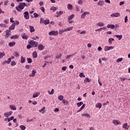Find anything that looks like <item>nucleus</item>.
I'll return each instance as SVG.
<instances>
[{
    "instance_id": "c756f323",
    "label": "nucleus",
    "mask_w": 130,
    "mask_h": 130,
    "mask_svg": "<svg viewBox=\"0 0 130 130\" xmlns=\"http://www.w3.org/2000/svg\"><path fill=\"white\" fill-rule=\"evenodd\" d=\"M98 26H99V27H103V26H104V23L100 21L98 23Z\"/></svg>"
},
{
    "instance_id": "f03ea898",
    "label": "nucleus",
    "mask_w": 130,
    "mask_h": 130,
    "mask_svg": "<svg viewBox=\"0 0 130 130\" xmlns=\"http://www.w3.org/2000/svg\"><path fill=\"white\" fill-rule=\"evenodd\" d=\"M50 36H57L58 35V31L57 30H51L48 33Z\"/></svg>"
},
{
    "instance_id": "9b49d317",
    "label": "nucleus",
    "mask_w": 130,
    "mask_h": 130,
    "mask_svg": "<svg viewBox=\"0 0 130 130\" xmlns=\"http://www.w3.org/2000/svg\"><path fill=\"white\" fill-rule=\"evenodd\" d=\"M36 73H37V71H36V70H32L31 73L29 74V77H35V74H36Z\"/></svg>"
},
{
    "instance_id": "49530a36",
    "label": "nucleus",
    "mask_w": 130,
    "mask_h": 130,
    "mask_svg": "<svg viewBox=\"0 0 130 130\" xmlns=\"http://www.w3.org/2000/svg\"><path fill=\"white\" fill-rule=\"evenodd\" d=\"M105 51H109V48L108 46H106L104 48Z\"/></svg>"
},
{
    "instance_id": "09e8293b",
    "label": "nucleus",
    "mask_w": 130,
    "mask_h": 130,
    "mask_svg": "<svg viewBox=\"0 0 130 130\" xmlns=\"http://www.w3.org/2000/svg\"><path fill=\"white\" fill-rule=\"evenodd\" d=\"M40 10L43 12V13H45V9H44V7H41L40 8Z\"/></svg>"
},
{
    "instance_id": "0e129e2a",
    "label": "nucleus",
    "mask_w": 130,
    "mask_h": 130,
    "mask_svg": "<svg viewBox=\"0 0 130 130\" xmlns=\"http://www.w3.org/2000/svg\"><path fill=\"white\" fill-rule=\"evenodd\" d=\"M68 69V67H63L62 68V71H67V69Z\"/></svg>"
},
{
    "instance_id": "9d476101",
    "label": "nucleus",
    "mask_w": 130,
    "mask_h": 130,
    "mask_svg": "<svg viewBox=\"0 0 130 130\" xmlns=\"http://www.w3.org/2000/svg\"><path fill=\"white\" fill-rule=\"evenodd\" d=\"M15 28H16V24L15 23H13L9 27V29L15 30Z\"/></svg>"
},
{
    "instance_id": "f3484780",
    "label": "nucleus",
    "mask_w": 130,
    "mask_h": 130,
    "mask_svg": "<svg viewBox=\"0 0 130 130\" xmlns=\"http://www.w3.org/2000/svg\"><path fill=\"white\" fill-rule=\"evenodd\" d=\"M29 28L30 29V32L32 33V32H34L35 31V29L34 27L31 25L29 26Z\"/></svg>"
},
{
    "instance_id": "6e6552de",
    "label": "nucleus",
    "mask_w": 130,
    "mask_h": 130,
    "mask_svg": "<svg viewBox=\"0 0 130 130\" xmlns=\"http://www.w3.org/2000/svg\"><path fill=\"white\" fill-rule=\"evenodd\" d=\"M12 113H13V112L10 111L8 112L5 113L4 114V115L5 116V117H9V116H11V115H12Z\"/></svg>"
},
{
    "instance_id": "ddd939ff",
    "label": "nucleus",
    "mask_w": 130,
    "mask_h": 130,
    "mask_svg": "<svg viewBox=\"0 0 130 130\" xmlns=\"http://www.w3.org/2000/svg\"><path fill=\"white\" fill-rule=\"evenodd\" d=\"M46 110H45V107H43V108H42L41 109H40V110H39V112L40 113H42V114H44V113H45V112H46Z\"/></svg>"
},
{
    "instance_id": "1a4fd4ad",
    "label": "nucleus",
    "mask_w": 130,
    "mask_h": 130,
    "mask_svg": "<svg viewBox=\"0 0 130 130\" xmlns=\"http://www.w3.org/2000/svg\"><path fill=\"white\" fill-rule=\"evenodd\" d=\"M45 46H43V45L40 44L38 47V50L40 51L44 50Z\"/></svg>"
},
{
    "instance_id": "338daca9",
    "label": "nucleus",
    "mask_w": 130,
    "mask_h": 130,
    "mask_svg": "<svg viewBox=\"0 0 130 130\" xmlns=\"http://www.w3.org/2000/svg\"><path fill=\"white\" fill-rule=\"evenodd\" d=\"M13 20H14V18H13V17L10 18L11 23H14L15 22V21H14Z\"/></svg>"
},
{
    "instance_id": "bf43d9fd",
    "label": "nucleus",
    "mask_w": 130,
    "mask_h": 130,
    "mask_svg": "<svg viewBox=\"0 0 130 130\" xmlns=\"http://www.w3.org/2000/svg\"><path fill=\"white\" fill-rule=\"evenodd\" d=\"M13 119H14V116H11L10 118L8 119V122H10V121H11V120H13Z\"/></svg>"
},
{
    "instance_id": "6e6d98bb",
    "label": "nucleus",
    "mask_w": 130,
    "mask_h": 130,
    "mask_svg": "<svg viewBox=\"0 0 130 130\" xmlns=\"http://www.w3.org/2000/svg\"><path fill=\"white\" fill-rule=\"evenodd\" d=\"M44 19H43V18H41L40 19V24H42L43 23H44Z\"/></svg>"
},
{
    "instance_id": "cd10ccee",
    "label": "nucleus",
    "mask_w": 130,
    "mask_h": 130,
    "mask_svg": "<svg viewBox=\"0 0 130 130\" xmlns=\"http://www.w3.org/2000/svg\"><path fill=\"white\" fill-rule=\"evenodd\" d=\"M51 11H52L53 12H55L57 10V8L53 6L52 7H51L50 9Z\"/></svg>"
},
{
    "instance_id": "69168bd1",
    "label": "nucleus",
    "mask_w": 130,
    "mask_h": 130,
    "mask_svg": "<svg viewBox=\"0 0 130 130\" xmlns=\"http://www.w3.org/2000/svg\"><path fill=\"white\" fill-rule=\"evenodd\" d=\"M34 16L35 18H38V17H39L38 14L37 13H35L34 14Z\"/></svg>"
},
{
    "instance_id": "dca6fc26",
    "label": "nucleus",
    "mask_w": 130,
    "mask_h": 130,
    "mask_svg": "<svg viewBox=\"0 0 130 130\" xmlns=\"http://www.w3.org/2000/svg\"><path fill=\"white\" fill-rule=\"evenodd\" d=\"M39 95H40V92H35V93H34L32 97L33 98H36V97H38Z\"/></svg>"
},
{
    "instance_id": "37998d69",
    "label": "nucleus",
    "mask_w": 130,
    "mask_h": 130,
    "mask_svg": "<svg viewBox=\"0 0 130 130\" xmlns=\"http://www.w3.org/2000/svg\"><path fill=\"white\" fill-rule=\"evenodd\" d=\"M14 56H16V57H19L20 54L17 52H15L14 53Z\"/></svg>"
},
{
    "instance_id": "c03bdc74",
    "label": "nucleus",
    "mask_w": 130,
    "mask_h": 130,
    "mask_svg": "<svg viewBox=\"0 0 130 130\" xmlns=\"http://www.w3.org/2000/svg\"><path fill=\"white\" fill-rule=\"evenodd\" d=\"M11 61H12V60L11 59V58H9L7 61H6V62L7 64H10L11 63Z\"/></svg>"
},
{
    "instance_id": "473e14b6",
    "label": "nucleus",
    "mask_w": 130,
    "mask_h": 130,
    "mask_svg": "<svg viewBox=\"0 0 130 130\" xmlns=\"http://www.w3.org/2000/svg\"><path fill=\"white\" fill-rule=\"evenodd\" d=\"M50 23V21L48 19H46L44 21V25H48Z\"/></svg>"
},
{
    "instance_id": "e2e57ef3",
    "label": "nucleus",
    "mask_w": 130,
    "mask_h": 130,
    "mask_svg": "<svg viewBox=\"0 0 130 130\" xmlns=\"http://www.w3.org/2000/svg\"><path fill=\"white\" fill-rule=\"evenodd\" d=\"M63 32H66V31H64V29L63 30L61 29L59 31V34H62V33H63Z\"/></svg>"
},
{
    "instance_id": "3c124183",
    "label": "nucleus",
    "mask_w": 130,
    "mask_h": 130,
    "mask_svg": "<svg viewBox=\"0 0 130 130\" xmlns=\"http://www.w3.org/2000/svg\"><path fill=\"white\" fill-rule=\"evenodd\" d=\"M122 83H123V82H124L125 81V80H127V79H126V78H120Z\"/></svg>"
},
{
    "instance_id": "39448f33",
    "label": "nucleus",
    "mask_w": 130,
    "mask_h": 130,
    "mask_svg": "<svg viewBox=\"0 0 130 130\" xmlns=\"http://www.w3.org/2000/svg\"><path fill=\"white\" fill-rule=\"evenodd\" d=\"M24 17L26 20H29L30 16H29V12H28V11L24 12Z\"/></svg>"
},
{
    "instance_id": "4be33fe9",
    "label": "nucleus",
    "mask_w": 130,
    "mask_h": 130,
    "mask_svg": "<svg viewBox=\"0 0 130 130\" xmlns=\"http://www.w3.org/2000/svg\"><path fill=\"white\" fill-rule=\"evenodd\" d=\"M15 44H16V43L15 42H12L9 43L8 45L10 46V47H13Z\"/></svg>"
},
{
    "instance_id": "e433bc0d",
    "label": "nucleus",
    "mask_w": 130,
    "mask_h": 130,
    "mask_svg": "<svg viewBox=\"0 0 130 130\" xmlns=\"http://www.w3.org/2000/svg\"><path fill=\"white\" fill-rule=\"evenodd\" d=\"M32 57L34 58H36L37 57V52H34L32 53Z\"/></svg>"
},
{
    "instance_id": "4c0bfd02",
    "label": "nucleus",
    "mask_w": 130,
    "mask_h": 130,
    "mask_svg": "<svg viewBox=\"0 0 130 130\" xmlns=\"http://www.w3.org/2000/svg\"><path fill=\"white\" fill-rule=\"evenodd\" d=\"M17 64V63H16V61L15 60H13L11 62V66L14 67V66H16Z\"/></svg>"
},
{
    "instance_id": "6ab92c4d",
    "label": "nucleus",
    "mask_w": 130,
    "mask_h": 130,
    "mask_svg": "<svg viewBox=\"0 0 130 130\" xmlns=\"http://www.w3.org/2000/svg\"><path fill=\"white\" fill-rule=\"evenodd\" d=\"M67 9L68 10H73V5H72L71 4H68Z\"/></svg>"
},
{
    "instance_id": "de8ad7c7",
    "label": "nucleus",
    "mask_w": 130,
    "mask_h": 130,
    "mask_svg": "<svg viewBox=\"0 0 130 130\" xmlns=\"http://www.w3.org/2000/svg\"><path fill=\"white\" fill-rule=\"evenodd\" d=\"M5 55L4 52H0V58H3L4 57V56Z\"/></svg>"
},
{
    "instance_id": "412c9836",
    "label": "nucleus",
    "mask_w": 130,
    "mask_h": 130,
    "mask_svg": "<svg viewBox=\"0 0 130 130\" xmlns=\"http://www.w3.org/2000/svg\"><path fill=\"white\" fill-rule=\"evenodd\" d=\"M11 39H18L19 38V36L17 35H15L14 36H12L10 37Z\"/></svg>"
},
{
    "instance_id": "2eb2a0df",
    "label": "nucleus",
    "mask_w": 130,
    "mask_h": 130,
    "mask_svg": "<svg viewBox=\"0 0 130 130\" xmlns=\"http://www.w3.org/2000/svg\"><path fill=\"white\" fill-rule=\"evenodd\" d=\"M107 27L110 28V29H113L114 28H115V25L114 24H108Z\"/></svg>"
},
{
    "instance_id": "20e7f679",
    "label": "nucleus",
    "mask_w": 130,
    "mask_h": 130,
    "mask_svg": "<svg viewBox=\"0 0 130 130\" xmlns=\"http://www.w3.org/2000/svg\"><path fill=\"white\" fill-rule=\"evenodd\" d=\"M112 123L114 124V125H121V122H120V121L119 120H113L112 121Z\"/></svg>"
},
{
    "instance_id": "5fc2aeb1",
    "label": "nucleus",
    "mask_w": 130,
    "mask_h": 130,
    "mask_svg": "<svg viewBox=\"0 0 130 130\" xmlns=\"http://www.w3.org/2000/svg\"><path fill=\"white\" fill-rule=\"evenodd\" d=\"M78 5H80L81 6H82V5H83V1L79 0L78 1Z\"/></svg>"
},
{
    "instance_id": "0eeeda50",
    "label": "nucleus",
    "mask_w": 130,
    "mask_h": 130,
    "mask_svg": "<svg viewBox=\"0 0 130 130\" xmlns=\"http://www.w3.org/2000/svg\"><path fill=\"white\" fill-rule=\"evenodd\" d=\"M89 14H90V12L85 11V12H84V13L81 15V18H82V19H84V18H85V17H86V16L88 15H89Z\"/></svg>"
},
{
    "instance_id": "a211bd4d",
    "label": "nucleus",
    "mask_w": 130,
    "mask_h": 130,
    "mask_svg": "<svg viewBox=\"0 0 130 130\" xmlns=\"http://www.w3.org/2000/svg\"><path fill=\"white\" fill-rule=\"evenodd\" d=\"M95 107H96V108H99V109H100L102 107V104H101V103H98L95 105Z\"/></svg>"
},
{
    "instance_id": "393cba45",
    "label": "nucleus",
    "mask_w": 130,
    "mask_h": 130,
    "mask_svg": "<svg viewBox=\"0 0 130 130\" xmlns=\"http://www.w3.org/2000/svg\"><path fill=\"white\" fill-rule=\"evenodd\" d=\"M122 127L123 128H125V129H128V127H127V123H125L123 124Z\"/></svg>"
},
{
    "instance_id": "a878e982",
    "label": "nucleus",
    "mask_w": 130,
    "mask_h": 130,
    "mask_svg": "<svg viewBox=\"0 0 130 130\" xmlns=\"http://www.w3.org/2000/svg\"><path fill=\"white\" fill-rule=\"evenodd\" d=\"M85 106H86V105L83 104L82 107L80 108V109L77 111V112H80V111H82V110H83V109H84L85 108Z\"/></svg>"
},
{
    "instance_id": "a18cd8bd",
    "label": "nucleus",
    "mask_w": 130,
    "mask_h": 130,
    "mask_svg": "<svg viewBox=\"0 0 130 130\" xmlns=\"http://www.w3.org/2000/svg\"><path fill=\"white\" fill-rule=\"evenodd\" d=\"M28 63H31L32 62V59L30 58H27Z\"/></svg>"
},
{
    "instance_id": "603ef678",
    "label": "nucleus",
    "mask_w": 130,
    "mask_h": 130,
    "mask_svg": "<svg viewBox=\"0 0 130 130\" xmlns=\"http://www.w3.org/2000/svg\"><path fill=\"white\" fill-rule=\"evenodd\" d=\"M120 61H122V58H119L116 60V62H120Z\"/></svg>"
},
{
    "instance_id": "7c9ffc66",
    "label": "nucleus",
    "mask_w": 130,
    "mask_h": 130,
    "mask_svg": "<svg viewBox=\"0 0 130 130\" xmlns=\"http://www.w3.org/2000/svg\"><path fill=\"white\" fill-rule=\"evenodd\" d=\"M64 97L63 95H59L58 96V99L59 100V101H62L64 99H63Z\"/></svg>"
},
{
    "instance_id": "79ce46f5",
    "label": "nucleus",
    "mask_w": 130,
    "mask_h": 130,
    "mask_svg": "<svg viewBox=\"0 0 130 130\" xmlns=\"http://www.w3.org/2000/svg\"><path fill=\"white\" fill-rule=\"evenodd\" d=\"M6 32L7 37H9V34H10V32H11V31L9 29H7V30H6Z\"/></svg>"
},
{
    "instance_id": "aec40b11",
    "label": "nucleus",
    "mask_w": 130,
    "mask_h": 130,
    "mask_svg": "<svg viewBox=\"0 0 130 130\" xmlns=\"http://www.w3.org/2000/svg\"><path fill=\"white\" fill-rule=\"evenodd\" d=\"M97 5L98 6H101V7H102V6H104V2L102 1H100L99 2H98Z\"/></svg>"
},
{
    "instance_id": "8fccbe9b",
    "label": "nucleus",
    "mask_w": 130,
    "mask_h": 130,
    "mask_svg": "<svg viewBox=\"0 0 130 130\" xmlns=\"http://www.w3.org/2000/svg\"><path fill=\"white\" fill-rule=\"evenodd\" d=\"M31 39H32L33 40H37V39H39V37L36 36V37H33L32 38H31Z\"/></svg>"
},
{
    "instance_id": "423d86ee",
    "label": "nucleus",
    "mask_w": 130,
    "mask_h": 130,
    "mask_svg": "<svg viewBox=\"0 0 130 130\" xmlns=\"http://www.w3.org/2000/svg\"><path fill=\"white\" fill-rule=\"evenodd\" d=\"M111 17H115V18H118V17H120V13H113L111 14Z\"/></svg>"
},
{
    "instance_id": "bb28decb",
    "label": "nucleus",
    "mask_w": 130,
    "mask_h": 130,
    "mask_svg": "<svg viewBox=\"0 0 130 130\" xmlns=\"http://www.w3.org/2000/svg\"><path fill=\"white\" fill-rule=\"evenodd\" d=\"M25 60H26L25 59V57H24L22 56H21V60H20L21 63H24V62H25Z\"/></svg>"
},
{
    "instance_id": "b1692460",
    "label": "nucleus",
    "mask_w": 130,
    "mask_h": 130,
    "mask_svg": "<svg viewBox=\"0 0 130 130\" xmlns=\"http://www.w3.org/2000/svg\"><path fill=\"white\" fill-rule=\"evenodd\" d=\"M21 37L22 38V39H28V37H27V36H26V34L24 33L21 35Z\"/></svg>"
},
{
    "instance_id": "4d7b16f0",
    "label": "nucleus",
    "mask_w": 130,
    "mask_h": 130,
    "mask_svg": "<svg viewBox=\"0 0 130 130\" xmlns=\"http://www.w3.org/2000/svg\"><path fill=\"white\" fill-rule=\"evenodd\" d=\"M79 77H80V78H85V76L83 73H81L79 74Z\"/></svg>"
},
{
    "instance_id": "052dcab7",
    "label": "nucleus",
    "mask_w": 130,
    "mask_h": 130,
    "mask_svg": "<svg viewBox=\"0 0 130 130\" xmlns=\"http://www.w3.org/2000/svg\"><path fill=\"white\" fill-rule=\"evenodd\" d=\"M61 54H59V55H57L56 57L57 58V59H58V58H60V57H61Z\"/></svg>"
},
{
    "instance_id": "864d4df0",
    "label": "nucleus",
    "mask_w": 130,
    "mask_h": 130,
    "mask_svg": "<svg viewBox=\"0 0 130 130\" xmlns=\"http://www.w3.org/2000/svg\"><path fill=\"white\" fill-rule=\"evenodd\" d=\"M0 27H3V28H6L7 27V25L4 23H1Z\"/></svg>"
},
{
    "instance_id": "2f4dec72",
    "label": "nucleus",
    "mask_w": 130,
    "mask_h": 130,
    "mask_svg": "<svg viewBox=\"0 0 130 130\" xmlns=\"http://www.w3.org/2000/svg\"><path fill=\"white\" fill-rule=\"evenodd\" d=\"M91 82V79H89L88 78H86L84 79V83H90Z\"/></svg>"
},
{
    "instance_id": "a19ab883",
    "label": "nucleus",
    "mask_w": 130,
    "mask_h": 130,
    "mask_svg": "<svg viewBox=\"0 0 130 130\" xmlns=\"http://www.w3.org/2000/svg\"><path fill=\"white\" fill-rule=\"evenodd\" d=\"M20 128H21V130H25L26 129V126L23 125H21L19 126Z\"/></svg>"
},
{
    "instance_id": "5701e85b",
    "label": "nucleus",
    "mask_w": 130,
    "mask_h": 130,
    "mask_svg": "<svg viewBox=\"0 0 130 130\" xmlns=\"http://www.w3.org/2000/svg\"><path fill=\"white\" fill-rule=\"evenodd\" d=\"M75 18V15L74 14H72L71 15H70L68 17V20H73Z\"/></svg>"
},
{
    "instance_id": "680f3d73",
    "label": "nucleus",
    "mask_w": 130,
    "mask_h": 130,
    "mask_svg": "<svg viewBox=\"0 0 130 130\" xmlns=\"http://www.w3.org/2000/svg\"><path fill=\"white\" fill-rule=\"evenodd\" d=\"M124 20H125L124 22L125 23H127V21H128V19H127V16H126L125 17Z\"/></svg>"
},
{
    "instance_id": "7ed1b4c3",
    "label": "nucleus",
    "mask_w": 130,
    "mask_h": 130,
    "mask_svg": "<svg viewBox=\"0 0 130 130\" xmlns=\"http://www.w3.org/2000/svg\"><path fill=\"white\" fill-rule=\"evenodd\" d=\"M29 44H30V45H32V47H36L37 45H38V42L31 40L29 42Z\"/></svg>"
},
{
    "instance_id": "f257e3e1",
    "label": "nucleus",
    "mask_w": 130,
    "mask_h": 130,
    "mask_svg": "<svg viewBox=\"0 0 130 130\" xmlns=\"http://www.w3.org/2000/svg\"><path fill=\"white\" fill-rule=\"evenodd\" d=\"M25 7H26V4L24 3H20L18 6V7H16V9L18 12H21V10H20V9L21 10H23Z\"/></svg>"
},
{
    "instance_id": "4468645a",
    "label": "nucleus",
    "mask_w": 130,
    "mask_h": 130,
    "mask_svg": "<svg viewBox=\"0 0 130 130\" xmlns=\"http://www.w3.org/2000/svg\"><path fill=\"white\" fill-rule=\"evenodd\" d=\"M9 108L11 110H16L17 108H16V106L14 105H11L9 106Z\"/></svg>"
},
{
    "instance_id": "f704fd0d",
    "label": "nucleus",
    "mask_w": 130,
    "mask_h": 130,
    "mask_svg": "<svg viewBox=\"0 0 130 130\" xmlns=\"http://www.w3.org/2000/svg\"><path fill=\"white\" fill-rule=\"evenodd\" d=\"M48 92L50 95H53V94L54 93V90L53 89H52L51 92L49 90H48Z\"/></svg>"
},
{
    "instance_id": "c85d7f7f",
    "label": "nucleus",
    "mask_w": 130,
    "mask_h": 130,
    "mask_svg": "<svg viewBox=\"0 0 130 130\" xmlns=\"http://www.w3.org/2000/svg\"><path fill=\"white\" fill-rule=\"evenodd\" d=\"M82 116H86V117H87V118H90V117H91V116H90V114H88V113H85V114H82Z\"/></svg>"
},
{
    "instance_id": "c9c22d12",
    "label": "nucleus",
    "mask_w": 130,
    "mask_h": 130,
    "mask_svg": "<svg viewBox=\"0 0 130 130\" xmlns=\"http://www.w3.org/2000/svg\"><path fill=\"white\" fill-rule=\"evenodd\" d=\"M115 37L118 38L119 40H121V38H122V35H115Z\"/></svg>"
},
{
    "instance_id": "13d9d810",
    "label": "nucleus",
    "mask_w": 130,
    "mask_h": 130,
    "mask_svg": "<svg viewBox=\"0 0 130 130\" xmlns=\"http://www.w3.org/2000/svg\"><path fill=\"white\" fill-rule=\"evenodd\" d=\"M80 34L83 36L85 35L86 34V30H83L82 31H81Z\"/></svg>"
},
{
    "instance_id": "774afa93",
    "label": "nucleus",
    "mask_w": 130,
    "mask_h": 130,
    "mask_svg": "<svg viewBox=\"0 0 130 130\" xmlns=\"http://www.w3.org/2000/svg\"><path fill=\"white\" fill-rule=\"evenodd\" d=\"M14 24L15 25H19V24H20V22H19V21H18V20H16L15 23H14Z\"/></svg>"
},
{
    "instance_id": "ea45409f",
    "label": "nucleus",
    "mask_w": 130,
    "mask_h": 130,
    "mask_svg": "<svg viewBox=\"0 0 130 130\" xmlns=\"http://www.w3.org/2000/svg\"><path fill=\"white\" fill-rule=\"evenodd\" d=\"M112 41H114V39H113V38L109 39L108 42L110 44H111V43H112Z\"/></svg>"
},
{
    "instance_id": "72a5a7b5",
    "label": "nucleus",
    "mask_w": 130,
    "mask_h": 130,
    "mask_svg": "<svg viewBox=\"0 0 130 130\" xmlns=\"http://www.w3.org/2000/svg\"><path fill=\"white\" fill-rule=\"evenodd\" d=\"M62 103L64 104V105H68V104H69V102H68V101H67L66 99H64L62 101Z\"/></svg>"
},
{
    "instance_id": "f8f14e48",
    "label": "nucleus",
    "mask_w": 130,
    "mask_h": 130,
    "mask_svg": "<svg viewBox=\"0 0 130 130\" xmlns=\"http://www.w3.org/2000/svg\"><path fill=\"white\" fill-rule=\"evenodd\" d=\"M74 28L73 26H70V27H69L67 28H64V31H66V32H68L69 31H72L73 30V28Z\"/></svg>"
},
{
    "instance_id": "58836bf2",
    "label": "nucleus",
    "mask_w": 130,
    "mask_h": 130,
    "mask_svg": "<svg viewBox=\"0 0 130 130\" xmlns=\"http://www.w3.org/2000/svg\"><path fill=\"white\" fill-rule=\"evenodd\" d=\"M83 102H80L77 104V107H80V106H82V105H83Z\"/></svg>"
}]
</instances>
